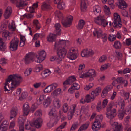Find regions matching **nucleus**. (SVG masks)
I'll return each mask as SVG.
<instances>
[{"mask_svg":"<svg viewBox=\"0 0 131 131\" xmlns=\"http://www.w3.org/2000/svg\"><path fill=\"white\" fill-rule=\"evenodd\" d=\"M21 77L16 74L10 75L6 79V81L4 84V91H10V90L18 86L21 82Z\"/></svg>","mask_w":131,"mask_h":131,"instance_id":"1","label":"nucleus"},{"mask_svg":"<svg viewBox=\"0 0 131 131\" xmlns=\"http://www.w3.org/2000/svg\"><path fill=\"white\" fill-rule=\"evenodd\" d=\"M68 42V41L64 40H59L55 42L54 49H57V54L58 57V59L61 60V58H64L67 53V51L64 48L66 43Z\"/></svg>","mask_w":131,"mask_h":131,"instance_id":"2","label":"nucleus"},{"mask_svg":"<svg viewBox=\"0 0 131 131\" xmlns=\"http://www.w3.org/2000/svg\"><path fill=\"white\" fill-rule=\"evenodd\" d=\"M113 106V103L110 102L108 104L106 107V117L110 119L114 118L116 114V109L115 108L112 109Z\"/></svg>","mask_w":131,"mask_h":131,"instance_id":"3","label":"nucleus"},{"mask_svg":"<svg viewBox=\"0 0 131 131\" xmlns=\"http://www.w3.org/2000/svg\"><path fill=\"white\" fill-rule=\"evenodd\" d=\"M101 90L100 88L98 87L95 89V90L92 91L91 95L88 94L87 95L86 102H90L91 100L93 101L96 96H97L99 93L101 92Z\"/></svg>","mask_w":131,"mask_h":131,"instance_id":"4","label":"nucleus"},{"mask_svg":"<svg viewBox=\"0 0 131 131\" xmlns=\"http://www.w3.org/2000/svg\"><path fill=\"white\" fill-rule=\"evenodd\" d=\"M114 20L112 23L113 26L115 28H120L122 24L121 23V20L119 15L117 13H115L114 14Z\"/></svg>","mask_w":131,"mask_h":131,"instance_id":"5","label":"nucleus"},{"mask_svg":"<svg viewBox=\"0 0 131 131\" xmlns=\"http://www.w3.org/2000/svg\"><path fill=\"white\" fill-rule=\"evenodd\" d=\"M35 57L34 54L32 52L26 54L23 58L24 62L26 65L29 64L34 61Z\"/></svg>","mask_w":131,"mask_h":131,"instance_id":"6","label":"nucleus"},{"mask_svg":"<svg viewBox=\"0 0 131 131\" xmlns=\"http://www.w3.org/2000/svg\"><path fill=\"white\" fill-rule=\"evenodd\" d=\"M19 41V40L18 38L14 37L10 42L9 46L10 50L16 51L17 49Z\"/></svg>","mask_w":131,"mask_h":131,"instance_id":"7","label":"nucleus"},{"mask_svg":"<svg viewBox=\"0 0 131 131\" xmlns=\"http://www.w3.org/2000/svg\"><path fill=\"white\" fill-rule=\"evenodd\" d=\"M11 2L13 4H15L16 5V6L20 9H21L25 6L27 5V3H25L23 0H10Z\"/></svg>","mask_w":131,"mask_h":131,"instance_id":"8","label":"nucleus"},{"mask_svg":"<svg viewBox=\"0 0 131 131\" xmlns=\"http://www.w3.org/2000/svg\"><path fill=\"white\" fill-rule=\"evenodd\" d=\"M73 19V17L70 15L67 17L66 20H62V23L64 27H69L71 25Z\"/></svg>","mask_w":131,"mask_h":131,"instance_id":"9","label":"nucleus"},{"mask_svg":"<svg viewBox=\"0 0 131 131\" xmlns=\"http://www.w3.org/2000/svg\"><path fill=\"white\" fill-rule=\"evenodd\" d=\"M39 57L37 58V60H35V61L36 62L41 63L45 59L46 56V53L44 50L40 51L39 53Z\"/></svg>","mask_w":131,"mask_h":131,"instance_id":"10","label":"nucleus"},{"mask_svg":"<svg viewBox=\"0 0 131 131\" xmlns=\"http://www.w3.org/2000/svg\"><path fill=\"white\" fill-rule=\"evenodd\" d=\"M99 117L97 116L95 121L92 126V129L94 131L98 130H99L101 127V123L99 121V120L98 118Z\"/></svg>","mask_w":131,"mask_h":131,"instance_id":"11","label":"nucleus"},{"mask_svg":"<svg viewBox=\"0 0 131 131\" xmlns=\"http://www.w3.org/2000/svg\"><path fill=\"white\" fill-rule=\"evenodd\" d=\"M43 120L41 118H37L32 123V126H35L37 128L41 127L42 124Z\"/></svg>","mask_w":131,"mask_h":131,"instance_id":"12","label":"nucleus"},{"mask_svg":"<svg viewBox=\"0 0 131 131\" xmlns=\"http://www.w3.org/2000/svg\"><path fill=\"white\" fill-rule=\"evenodd\" d=\"M57 86V84L56 83L51 84L46 88L44 90V92L45 93H49L55 89Z\"/></svg>","mask_w":131,"mask_h":131,"instance_id":"13","label":"nucleus"},{"mask_svg":"<svg viewBox=\"0 0 131 131\" xmlns=\"http://www.w3.org/2000/svg\"><path fill=\"white\" fill-rule=\"evenodd\" d=\"M51 98L47 96L44 95L43 104L44 107L46 108L49 105L51 102Z\"/></svg>","mask_w":131,"mask_h":131,"instance_id":"14","label":"nucleus"},{"mask_svg":"<svg viewBox=\"0 0 131 131\" xmlns=\"http://www.w3.org/2000/svg\"><path fill=\"white\" fill-rule=\"evenodd\" d=\"M18 110L16 107H13L10 111V119H11L15 117L17 114Z\"/></svg>","mask_w":131,"mask_h":131,"instance_id":"15","label":"nucleus"},{"mask_svg":"<svg viewBox=\"0 0 131 131\" xmlns=\"http://www.w3.org/2000/svg\"><path fill=\"white\" fill-rule=\"evenodd\" d=\"M76 80L75 77L74 76L69 77L68 79L63 83V85L71 84Z\"/></svg>","mask_w":131,"mask_h":131,"instance_id":"16","label":"nucleus"},{"mask_svg":"<svg viewBox=\"0 0 131 131\" xmlns=\"http://www.w3.org/2000/svg\"><path fill=\"white\" fill-rule=\"evenodd\" d=\"M23 115L27 116L29 112L30 109L29 104L27 103H25L23 105Z\"/></svg>","mask_w":131,"mask_h":131,"instance_id":"17","label":"nucleus"},{"mask_svg":"<svg viewBox=\"0 0 131 131\" xmlns=\"http://www.w3.org/2000/svg\"><path fill=\"white\" fill-rule=\"evenodd\" d=\"M12 12V9L10 7H8L6 9L5 12L4 13V16L6 19L8 18L10 16Z\"/></svg>","mask_w":131,"mask_h":131,"instance_id":"18","label":"nucleus"},{"mask_svg":"<svg viewBox=\"0 0 131 131\" xmlns=\"http://www.w3.org/2000/svg\"><path fill=\"white\" fill-rule=\"evenodd\" d=\"M56 35L52 33H50L47 37V41L50 42L54 41Z\"/></svg>","mask_w":131,"mask_h":131,"instance_id":"19","label":"nucleus"},{"mask_svg":"<svg viewBox=\"0 0 131 131\" xmlns=\"http://www.w3.org/2000/svg\"><path fill=\"white\" fill-rule=\"evenodd\" d=\"M67 57L70 59L73 60L75 59L77 57L76 54L69 50L67 55Z\"/></svg>","mask_w":131,"mask_h":131,"instance_id":"20","label":"nucleus"},{"mask_svg":"<svg viewBox=\"0 0 131 131\" xmlns=\"http://www.w3.org/2000/svg\"><path fill=\"white\" fill-rule=\"evenodd\" d=\"M55 27L56 28L55 32L56 33V35H59L61 34V30L60 29L61 25L59 23H56L55 25Z\"/></svg>","mask_w":131,"mask_h":131,"instance_id":"21","label":"nucleus"},{"mask_svg":"<svg viewBox=\"0 0 131 131\" xmlns=\"http://www.w3.org/2000/svg\"><path fill=\"white\" fill-rule=\"evenodd\" d=\"M51 8V7L50 5L46 2H44L41 7L42 10H48Z\"/></svg>","mask_w":131,"mask_h":131,"instance_id":"22","label":"nucleus"},{"mask_svg":"<svg viewBox=\"0 0 131 131\" xmlns=\"http://www.w3.org/2000/svg\"><path fill=\"white\" fill-rule=\"evenodd\" d=\"M119 8L123 10H125V8L127 7L126 4L125 2L123 0H120L119 1Z\"/></svg>","mask_w":131,"mask_h":131,"instance_id":"23","label":"nucleus"},{"mask_svg":"<svg viewBox=\"0 0 131 131\" xmlns=\"http://www.w3.org/2000/svg\"><path fill=\"white\" fill-rule=\"evenodd\" d=\"M86 2L85 0H81V9L82 11H84L86 8Z\"/></svg>","mask_w":131,"mask_h":131,"instance_id":"24","label":"nucleus"},{"mask_svg":"<svg viewBox=\"0 0 131 131\" xmlns=\"http://www.w3.org/2000/svg\"><path fill=\"white\" fill-rule=\"evenodd\" d=\"M113 125L115 126V129L113 131H122V130L121 125L118 124L117 122H114Z\"/></svg>","mask_w":131,"mask_h":131,"instance_id":"25","label":"nucleus"},{"mask_svg":"<svg viewBox=\"0 0 131 131\" xmlns=\"http://www.w3.org/2000/svg\"><path fill=\"white\" fill-rule=\"evenodd\" d=\"M89 124V123L87 122L83 124L80 127L78 131H82L83 130H86L88 128Z\"/></svg>","mask_w":131,"mask_h":131,"instance_id":"26","label":"nucleus"},{"mask_svg":"<svg viewBox=\"0 0 131 131\" xmlns=\"http://www.w3.org/2000/svg\"><path fill=\"white\" fill-rule=\"evenodd\" d=\"M85 24V21L83 20L82 19L80 20L79 21L78 24L77 26L78 29V30H80L82 29Z\"/></svg>","mask_w":131,"mask_h":131,"instance_id":"27","label":"nucleus"},{"mask_svg":"<svg viewBox=\"0 0 131 131\" xmlns=\"http://www.w3.org/2000/svg\"><path fill=\"white\" fill-rule=\"evenodd\" d=\"M94 36H96V35H97V37L98 38L100 37L101 36L102 34V31L100 29L95 30L94 31L93 33Z\"/></svg>","mask_w":131,"mask_h":131,"instance_id":"28","label":"nucleus"},{"mask_svg":"<svg viewBox=\"0 0 131 131\" xmlns=\"http://www.w3.org/2000/svg\"><path fill=\"white\" fill-rule=\"evenodd\" d=\"M53 104L55 108H59L60 107V102L58 99H55L53 102Z\"/></svg>","mask_w":131,"mask_h":131,"instance_id":"29","label":"nucleus"},{"mask_svg":"<svg viewBox=\"0 0 131 131\" xmlns=\"http://www.w3.org/2000/svg\"><path fill=\"white\" fill-rule=\"evenodd\" d=\"M51 122H52L54 124L56 125L59 120L58 116L57 115L51 116Z\"/></svg>","mask_w":131,"mask_h":131,"instance_id":"30","label":"nucleus"},{"mask_svg":"<svg viewBox=\"0 0 131 131\" xmlns=\"http://www.w3.org/2000/svg\"><path fill=\"white\" fill-rule=\"evenodd\" d=\"M50 74V71L49 69H46L42 71L41 74L43 78H46Z\"/></svg>","mask_w":131,"mask_h":131,"instance_id":"31","label":"nucleus"},{"mask_svg":"<svg viewBox=\"0 0 131 131\" xmlns=\"http://www.w3.org/2000/svg\"><path fill=\"white\" fill-rule=\"evenodd\" d=\"M10 33L8 31H5L2 34V36L3 37L5 40H7L9 39Z\"/></svg>","mask_w":131,"mask_h":131,"instance_id":"32","label":"nucleus"},{"mask_svg":"<svg viewBox=\"0 0 131 131\" xmlns=\"http://www.w3.org/2000/svg\"><path fill=\"white\" fill-rule=\"evenodd\" d=\"M86 73L87 77H95V71L94 69H90L89 70L88 72Z\"/></svg>","mask_w":131,"mask_h":131,"instance_id":"33","label":"nucleus"},{"mask_svg":"<svg viewBox=\"0 0 131 131\" xmlns=\"http://www.w3.org/2000/svg\"><path fill=\"white\" fill-rule=\"evenodd\" d=\"M19 125V131H24V121L22 120H19L18 122Z\"/></svg>","mask_w":131,"mask_h":131,"instance_id":"34","label":"nucleus"},{"mask_svg":"<svg viewBox=\"0 0 131 131\" xmlns=\"http://www.w3.org/2000/svg\"><path fill=\"white\" fill-rule=\"evenodd\" d=\"M6 48V44L3 42L2 39L0 38V50L4 51Z\"/></svg>","mask_w":131,"mask_h":131,"instance_id":"35","label":"nucleus"},{"mask_svg":"<svg viewBox=\"0 0 131 131\" xmlns=\"http://www.w3.org/2000/svg\"><path fill=\"white\" fill-rule=\"evenodd\" d=\"M103 18V17L101 16H99L94 18V21L97 24L100 25L101 22V21L102 20Z\"/></svg>","mask_w":131,"mask_h":131,"instance_id":"36","label":"nucleus"},{"mask_svg":"<svg viewBox=\"0 0 131 131\" xmlns=\"http://www.w3.org/2000/svg\"><path fill=\"white\" fill-rule=\"evenodd\" d=\"M84 52L86 53L85 54L86 55L87 57L91 56L94 54L93 51L91 49H87L86 50L85 49V51H84Z\"/></svg>","mask_w":131,"mask_h":131,"instance_id":"37","label":"nucleus"},{"mask_svg":"<svg viewBox=\"0 0 131 131\" xmlns=\"http://www.w3.org/2000/svg\"><path fill=\"white\" fill-rule=\"evenodd\" d=\"M101 8L98 5L95 6L93 7V12L95 15L101 12Z\"/></svg>","mask_w":131,"mask_h":131,"instance_id":"38","label":"nucleus"},{"mask_svg":"<svg viewBox=\"0 0 131 131\" xmlns=\"http://www.w3.org/2000/svg\"><path fill=\"white\" fill-rule=\"evenodd\" d=\"M36 63L37 64L35 69L37 72H39L40 70H42L43 67L40 64V63H38L37 62Z\"/></svg>","mask_w":131,"mask_h":131,"instance_id":"39","label":"nucleus"},{"mask_svg":"<svg viewBox=\"0 0 131 131\" xmlns=\"http://www.w3.org/2000/svg\"><path fill=\"white\" fill-rule=\"evenodd\" d=\"M113 87L111 85H108L106 86L103 90L102 93L103 95L106 94L109 91H110L112 89Z\"/></svg>","mask_w":131,"mask_h":131,"instance_id":"40","label":"nucleus"},{"mask_svg":"<svg viewBox=\"0 0 131 131\" xmlns=\"http://www.w3.org/2000/svg\"><path fill=\"white\" fill-rule=\"evenodd\" d=\"M113 46L116 49H119L121 48V45L119 41H116L114 42Z\"/></svg>","mask_w":131,"mask_h":131,"instance_id":"41","label":"nucleus"},{"mask_svg":"<svg viewBox=\"0 0 131 131\" xmlns=\"http://www.w3.org/2000/svg\"><path fill=\"white\" fill-rule=\"evenodd\" d=\"M28 95V93L27 92H23L21 94V96L19 97V100L21 101H22L25 99L27 97Z\"/></svg>","mask_w":131,"mask_h":131,"instance_id":"42","label":"nucleus"},{"mask_svg":"<svg viewBox=\"0 0 131 131\" xmlns=\"http://www.w3.org/2000/svg\"><path fill=\"white\" fill-rule=\"evenodd\" d=\"M61 90L60 88H58L53 92L52 94L55 96H58L60 95L61 93Z\"/></svg>","mask_w":131,"mask_h":131,"instance_id":"43","label":"nucleus"},{"mask_svg":"<svg viewBox=\"0 0 131 131\" xmlns=\"http://www.w3.org/2000/svg\"><path fill=\"white\" fill-rule=\"evenodd\" d=\"M57 112L54 108L51 109L50 111L49 114L51 116L57 115Z\"/></svg>","mask_w":131,"mask_h":131,"instance_id":"44","label":"nucleus"},{"mask_svg":"<svg viewBox=\"0 0 131 131\" xmlns=\"http://www.w3.org/2000/svg\"><path fill=\"white\" fill-rule=\"evenodd\" d=\"M117 83H119L123 84L125 83L126 80L124 79L123 78L120 77L117 78L116 80Z\"/></svg>","mask_w":131,"mask_h":131,"instance_id":"45","label":"nucleus"},{"mask_svg":"<svg viewBox=\"0 0 131 131\" xmlns=\"http://www.w3.org/2000/svg\"><path fill=\"white\" fill-rule=\"evenodd\" d=\"M31 126H32V123H31L30 121H28L27 123L25 125V128L26 129L28 130L31 128Z\"/></svg>","mask_w":131,"mask_h":131,"instance_id":"46","label":"nucleus"},{"mask_svg":"<svg viewBox=\"0 0 131 131\" xmlns=\"http://www.w3.org/2000/svg\"><path fill=\"white\" fill-rule=\"evenodd\" d=\"M65 4L64 2H61L58 4L57 7L59 9H62L65 7Z\"/></svg>","mask_w":131,"mask_h":131,"instance_id":"47","label":"nucleus"},{"mask_svg":"<svg viewBox=\"0 0 131 131\" xmlns=\"http://www.w3.org/2000/svg\"><path fill=\"white\" fill-rule=\"evenodd\" d=\"M33 23L35 26H36V29L38 30L40 29V26L38 20H34Z\"/></svg>","mask_w":131,"mask_h":131,"instance_id":"48","label":"nucleus"},{"mask_svg":"<svg viewBox=\"0 0 131 131\" xmlns=\"http://www.w3.org/2000/svg\"><path fill=\"white\" fill-rule=\"evenodd\" d=\"M97 110L98 112H100L103 108V106H101V101H100L97 103L96 107Z\"/></svg>","mask_w":131,"mask_h":131,"instance_id":"49","label":"nucleus"},{"mask_svg":"<svg viewBox=\"0 0 131 131\" xmlns=\"http://www.w3.org/2000/svg\"><path fill=\"white\" fill-rule=\"evenodd\" d=\"M118 117L121 120L123 118L124 116V111H121L120 110L118 111Z\"/></svg>","mask_w":131,"mask_h":131,"instance_id":"50","label":"nucleus"},{"mask_svg":"<svg viewBox=\"0 0 131 131\" xmlns=\"http://www.w3.org/2000/svg\"><path fill=\"white\" fill-rule=\"evenodd\" d=\"M32 71V69L31 68H29L27 69L24 72L25 75L26 76L29 75L30 74Z\"/></svg>","mask_w":131,"mask_h":131,"instance_id":"51","label":"nucleus"},{"mask_svg":"<svg viewBox=\"0 0 131 131\" xmlns=\"http://www.w3.org/2000/svg\"><path fill=\"white\" fill-rule=\"evenodd\" d=\"M107 57L105 55H103L101 56L99 59V61L100 62H104L107 59Z\"/></svg>","mask_w":131,"mask_h":131,"instance_id":"52","label":"nucleus"},{"mask_svg":"<svg viewBox=\"0 0 131 131\" xmlns=\"http://www.w3.org/2000/svg\"><path fill=\"white\" fill-rule=\"evenodd\" d=\"M108 24V22L105 19L103 18L101 22L100 25H101L104 27H105L107 26Z\"/></svg>","mask_w":131,"mask_h":131,"instance_id":"53","label":"nucleus"},{"mask_svg":"<svg viewBox=\"0 0 131 131\" xmlns=\"http://www.w3.org/2000/svg\"><path fill=\"white\" fill-rule=\"evenodd\" d=\"M118 105L121 109L120 110L123 111L125 107V102L124 101L120 102L119 103Z\"/></svg>","mask_w":131,"mask_h":131,"instance_id":"54","label":"nucleus"},{"mask_svg":"<svg viewBox=\"0 0 131 131\" xmlns=\"http://www.w3.org/2000/svg\"><path fill=\"white\" fill-rule=\"evenodd\" d=\"M78 125V124L77 123H75L74 124L72 125L70 129V131H72L73 129L74 130H75L77 128Z\"/></svg>","mask_w":131,"mask_h":131,"instance_id":"55","label":"nucleus"},{"mask_svg":"<svg viewBox=\"0 0 131 131\" xmlns=\"http://www.w3.org/2000/svg\"><path fill=\"white\" fill-rule=\"evenodd\" d=\"M93 86V83H90L88 85H86L84 87V89L86 90H88L90 89Z\"/></svg>","mask_w":131,"mask_h":131,"instance_id":"56","label":"nucleus"},{"mask_svg":"<svg viewBox=\"0 0 131 131\" xmlns=\"http://www.w3.org/2000/svg\"><path fill=\"white\" fill-rule=\"evenodd\" d=\"M63 109L64 112L66 113L68 109V107L67 103H64L63 105Z\"/></svg>","mask_w":131,"mask_h":131,"instance_id":"57","label":"nucleus"},{"mask_svg":"<svg viewBox=\"0 0 131 131\" xmlns=\"http://www.w3.org/2000/svg\"><path fill=\"white\" fill-rule=\"evenodd\" d=\"M44 95H41L40 99L37 101V104L38 105H40L42 103V101H43Z\"/></svg>","mask_w":131,"mask_h":131,"instance_id":"58","label":"nucleus"},{"mask_svg":"<svg viewBox=\"0 0 131 131\" xmlns=\"http://www.w3.org/2000/svg\"><path fill=\"white\" fill-rule=\"evenodd\" d=\"M7 63L6 60L4 58L1 59L0 61V64L2 66L5 65Z\"/></svg>","mask_w":131,"mask_h":131,"instance_id":"59","label":"nucleus"},{"mask_svg":"<svg viewBox=\"0 0 131 131\" xmlns=\"http://www.w3.org/2000/svg\"><path fill=\"white\" fill-rule=\"evenodd\" d=\"M8 127L2 125H0V131H6L7 130Z\"/></svg>","mask_w":131,"mask_h":131,"instance_id":"60","label":"nucleus"},{"mask_svg":"<svg viewBox=\"0 0 131 131\" xmlns=\"http://www.w3.org/2000/svg\"><path fill=\"white\" fill-rule=\"evenodd\" d=\"M116 37L115 35H112V36H111L110 35L108 37V39L109 41H113L116 39Z\"/></svg>","mask_w":131,"mask_h":131,"instance_id":"61","label":"nucleus"},{"mask_svg":"<svg viewBox=\"0 0 131 131\" xmlns=\"http://www.w3.org/2000/svg\"><path fill=\"white\" fill-rule=\"evenodd\" d=\"M66 124L67 122H64L61 125L59 126V127L58 128L57 131H60L59 130V131L58 130L59 129H60V128L61 129H63L64 128L66 125Z\"/></svg>","mask_w":131,"mask_h":131,"instance_id":"62","label":"nucleus"},{"mask_svg":"<svg viewBox=\"0 0 131 131\" xmlns=\"http://www.w3.org/2000/svg\"><path fill=\"white\" fill-rule=\"evenodd\" d=\"M24 17H26L28 18H32L33 15L30 14H25L23 15Z\"/></svg>","mask_w":131,"mask_h":131,"instance_id":"63","label":"nucleus"},{"mask_svg":"<svg viewBox=\"0 0 131 131\" xmlns=\"http://www.w3.org/2000/svg\"><path fill=\"white\" fill-rule=\"evenodd\" d=\"M34 115L36 116H40L42 115V111L41 110H38L36 111Z\"/></svg>","mask_w":131,"mask_h":131,"instance_id":"64","label":"nucleus"}]
</instances>
